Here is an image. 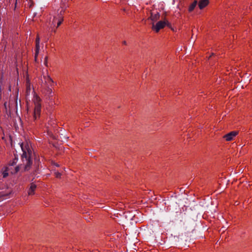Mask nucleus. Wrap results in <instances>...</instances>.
<instances>
[{
  "label": "nucleus",
  "instance_id": "nucleus-7",
  "mask_svg": "<svg viewBox=\"0 0 252 252\" xmlns=\"http://www.w3.org/2000/svg\"><path fill=\"white\" fill-rule=\"evenodd\" d=\"M39 44H40V38L38 36H37L36 39H35V56H34L35 61L36 60L37 57L38 56V53L39 51V48H40Z\"/></svg>",
  "mask_w": 252,
  "mask_h": 252
},
{
  "label": "nucleus",
  "instance_id": "nucleus-3",
  "mask_svg": "<svg viewBox=\"0 0 252 252\" xmlns=\"http://www.w3.org/2000/svg\"><path fill=\"white\" fill-rule=\"evenodd\" d=\"M170 24L167 20L159 21L156 24L153 23L152 30L156 32H158L160 30L163 29L165 26H169Z\"/></svg>",
  "mask_w": 252,
  "mask_h": 252
},
{
  "label": "nucleus",
  "instance_id": "nucleus-8",
  "mask_svg": "<svg viewBox=\"0 0 252 252\" xmlns=\"http://www.w3.org/2000/svg\"><path fill=\"white\" fill-rule=\"evenodd\" d=\"M209 3V0H200L199 1L198 5L200 9H202L207 6Z\"/></svg>",
  "mask_w": 252,
  "mask_h": 252
},
{
  "label": "nucleus",
  "instance_id": "nucleus-12",
  "mask_svg": "<svg viewBox=\"0 0 252 252\" xmlns=\"http://www.w3.org/2000/svg\"><path fill=\"white\" fill-rule=\"evenodd\" d=\"M46 81L49 84L50 86L53 83V81L51 79V78L49 76H48L46 79Z\"/></svg>",
  "mask_w": 252,
  "mask_h": 252
},
{
  "label": "nucleus",
  "instance_id": "nucleus-5",
  "mask_svg": "<svg viewBox=\"0 0 252 252\" xmlns=\"http://www.w3.org/2000/svg\"><path fill=\"white\" fill-rule=\"evenodd\" d=\"M238 134V132L237 131H232L230 132L225 134L223 138H225L226 141H230L233 140L234 138L236 137Z\"/></svg>",
  "mask_w": 252,
  "mask_h": 252
},
{
  "label": "nucleus",
  "instance_id": "nucleus-10",
  "mask_svg": "<svg viewBox=\"0 0 252 252\" xmlns=\"http://www.w3.org/2000/svg\"><path fill=\"white\" fill-rule=\"evenodd\" d=\"M26 86L27 94V95H29L30 94L31 91H32V87L31 85V84L30 82V80H29L28 77H27V79H26Z\"/></svg>",
  "mask_w": 252,
  "mask_h": 252
},
{
  "label": "nucleus",
  "instance_id": "nucleus-14",
  "mask_svg": "<svg viewBox=\"0 0 252 252\" xmlns=\"http://www.w3.org/2000/svg\"><path fill=\"white\" fill-rule=\"evenodd\" d=\"M2 174H3V177L4 178L7 177L8 176V173L7 172V171H4L3 173H2Z\"/></svg>",
  "mask_w": 252,
  "mask_h": 252
},
{
  "label": "nucleus",
  "instance_id": "nucleus-6",
  "mask_svg": "<svg viewBox=\"0 0 252 252\" xmlns=\"http://www.w3.org/2000/svg\"><path fill=\"white\" fill-rule=\"evenodd\" d=\"M37 188L36 185L34 183H32L28 189V194L29 196L33 195L35 194V190Z\"/></svg>",
  "mask_w": 252,
  "mask_h": 252
},
{
  "label": "nucleus",
  "instance_id": "nucleus-15",
  "mask_svg": "<svg viewBox=\"0 0 252 252\" xmlns=\"http://www.w3.org/2000/svg\"><path fill=\"white\" fill-rule=\"evenodd\" d=\"M213 55H214V53H212V55H210V56L209 57L208 59H209L210 58H211V57L212 56H213Z\"/></svg>",
  "mask_w": 252,
  "mask_h": 252
},
{
  "label": "nucleus",
  "instance_id": "nucleus-13",
  "mask_svg": "<svg viewBox=\"0 0 252 252\" xmlns=\"http://www.w3.org/2000/svg\"><path fill=\"white\" fill-rule=\"evenodd\" d=\"M55 176L57 178H60L61 176V174L59 172H56L55 173Z\"/></svg>",
  "mask_w": 252,
  "mask_h": 252
},
{
  "label": "nucleus",
  "instance_id": "nucleus-16",
  "mask_svg": "<svg viewBox=\"0 0 252 252\" xmlns=\"http://www.w3.org/2000/svg\"><path fill=\"white\" fill-rule=\"evenodd\" d=\"M124 44H126V41H124Z\"/></svg>",
  "mask_w": 252,
  "mask_h": 252
},
{
  "label": "nucleus",
  "instance_id": "nucleus-11",
  "mask_svg": "<svg viewBox=\"0 0 252 252\" xmlns=\"http://www.w3.org/2000/svg\"><path fill=\"white\" fill-rule=\"evenodd\" d=\"M197 4V1L194 0L192 3L190 4L189 7V12H191L193 10L194 8L196 7V5Z\"/></svg>",
  "mask_w": 252,
  "mask_h": 252
},
{
  "label": "nucleus",
  "instance_id": "nucleus-9",
  "mask_svg": "<svg viewBox=\"0 0 252 252\" xmlns=\"http://www.w3.org/2000/svg\"><path fill=\"white\" fill-rule=\"evenodd\" d=\"M160 15L158 12H152L150 17L151 20L153 22H156L159 19Z\"/></svg>",
  "mask_w": 252,
  "mask_h": 252
},
{
  "label": "nucleus",
  "instance_id": "nucleus-4",
  "mask_svg": "<svg viewBox=\"0 0 252 252\" xmlns=\"http://www.w3.org/2000/svg\"><path fill=\"white\" fill-rule=\"evenodd\" d=\"M63 21V17L62 13L56 14L52 21V25L55 26L57 24V28L60 26Z\"/></svg>",
  "mask_w": 252,
  "mask_h": 252
},
{
  "label": "nucleus",
  "instance_id": "nucleus-2",
  "mask_svg": "<svg viewBox=\"0 0 252 252\" xmlns=\"http://www.w3.org/2000/svg\"><path fill=\"white\" fill-rule=\"evenodd\" d=\"M40 102V98L36 95H34L33 97V102L34 104L33 117L34 120H36L39 118L40 115L41 104Z\"/></svg>",
  "mask_w": 252,
  "mask_h": 252
},
{
  "label": "nucleus",
  "instance_id": "nucleus-1",
  "mask_svg": "<svg viewBox=\"0 0 252 252\" xmlns=\"http://www.w3.org/2000/svg\"><path fill=\"white\" fill-rule=\"evenodd\" d=\"M20 146L23 151L22 155L23 164L20 166H16L14 170H12V166L14 165L17 161V158L15 156L14 160L12 162H9V165L7 167V171H10L12 174L18 172L22 167H24V170H28L32 164V161L31 159L32 154L31 144L28 141H25L21 143Z\"/></svg>",
  "mask_w": 252,
  "mask_h": 252
}]
</instances>
